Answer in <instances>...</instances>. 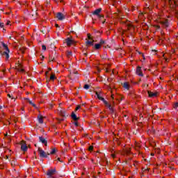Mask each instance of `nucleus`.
Masks as SVG:
<instances>
[{
	"label": "nucleus",
	"instance_id": "c03bdc74",
	"mask_svg": "<svg viewBox=\"0 0 178 178\" xmlns=\"http://www.w3.org/2000/svg\"><path fill=\"white\" fill-rule=\"evenodd\" d=\"M22 72H24V70H22Z\"/></svg>",
	"mask_w": 178,
	"mask_h": 178
},
{
	"label": "nucleus",
	"instance_id": "412c9836",
	"mask_svg": "<svg viewBox=\"0 0 178 178\" xmlns=\"http://www.w3.org/2000/svg\"><path fill=\"white\" fill-rule=\"evenodd\" d=\"M128 30H134V26L131 24H128Z\"/></svg>",
	"mask_w": 178,
	"mask_h": 178
},
{
	"label": "nucleus",
	"instance_id": "1a4fd4ad",
	"mask_svg": "<svg viewBox=\"0 0 178 178\" xmlns=\"http://www.w3.org/2000/svg\"><path fill=\"white\" fill-rule=\"evenodd\" d=\"M136 74H138V76H140V77H143V76H144V74H143V72L141 71V67H137Z\"/></svg>",
	"mask_w": 178,
	"mask_h": 178
},
{
	"label": "nucleus",
	"instance_id": "a211bd4d",
	"mask_svg": "<svg viewBox=\"0 0 178 178\" xmlns=\"http://www.w3.org/2000/svg\"><path fill=\"white\" fill-rule=\"evenodd\" d=\"M101 47H102L99 43L95 44V49H100Z\"/></svg>",
	"mask_w": 178,
	"mask_h": 178
},
{
	"label": "nucleus",
	"instance_id": "7ed1b4c3",
	"mask_svg": "<svg viewBox=\"0 0 178 178\" xmlns=\"http://www.w3.org/2000/svg\"><path fill=\"white\" fill-rule=\"evenodd\" d=\"M160 24L163 26L164 29H167V27H169V20L168 19H163L159 21Z\"/></svg>",
	"mask_w": 178,
	"mask_h": 178
},
{
	"label": "nucleus",
	"instance_id": "b1692460",
	"mask_svg": "<svg viewBox=\"0 0 178 178\" xmlns=\"http://www.w3.org/2000/svg\"><path fill=\"white\" fill-rule=\"evenodd\" d=\"M99 44H101L102 46V45H104V44H105V40H100V42H99Z\"/></svg>",
	"mask_w": 178,
	"mask_h": 178
},
{
	"label": "nucleus",
	"instance_id": "7c9ffc66",
	"mask_svg": "<svg viewBox=\"0 0 178 178\" xmlns=\"http://www.w3.org/2000/svg\"><path fill=\"white\" fill-rule=\"evenodd\" d=\"M140 55H142L143 59H145V57L144 56V54H143L141 52H139Z\"/></svg>",
	"mask_w": 178,
	"mask_h": 178
},
{
	"label": "nucleus",
	"instance_id": "cd10ccee",
	"mask_svg": "<svg viewBox=\"0 0 178 178\" xmlns=\"http://www.w3.org/2000/svg\"><path fill=\"white\" fill-rule=\"evenodd\" d=\"M74 124L76 127H79V122H77V121H75L74 122Z\"/></svg>",
	"mask_w": 178,
	"mask_h": 178
},
{
	"label": "nucleus",
	"instance_id": "f257e3e1",
	"mask_svg": "<svg viewBox=\"0 0 178 178\" xmlns=\"http://www.w3.org/2000/svg\"><path fill=\"white\" fill-rule=\"evenodd\" d=\"M3 48L4 51L2 53V56L5 58L6 60H9V54L10 53V50H9V47H8V44L5 43H2Z\"/></svg>",
	"mask_w": 178,
	"mask_h": 178
},
{
	"label": "nucleus",
	"instance_id": "79ce46f5",
	"mask_svg": "<svg viewBox=\"0 0 178 178\" xmlns=\"http://www.w3.org/2000/svg\"><path fill=\"white\" fill-rule=\"evenodd\" d=\"M161 28V26H157V29H160Z\"/></svg>",
	"mask_w": 178,
	"mask_h": 178
},
{
	"label": "nucleus",
	"instance_id": "9d476101",
	"mask_svg": "<svg viewBox=\"0 0 178 178\" xmlns=\"http://www.w3.org/2000/svg\"><path fill=\"white\" fill-rule=\"evenodd\" d=\"M122 87L125 88V90H129L130 89V84H129V82H124L122 85Z\"/></svg>",
	"mask_w": 178,
	"mask_h": 178
},
{
	"label": "nucleus",
	"instance_id": "c9c22d12",
	"mask_svg": "<svg viewBox=\"0 0 178 178\" xmlns=\"http://www.w3.org/2000/svg\"><path fill=\"white\" fill-rule=\"evenodd\" d=\"M6 24L7 26H9L10 24V22H8Z\"/></svg>",
	"mask_w": 178,
	"mask_h": 178
},
{
	"label": "nucleus",
	"instance_id": "423d86ee",
	"mask_svg": "<svg viewBox=\"0 0 178 178\" xmlns=\"http://www.w3.org/2000/svg\"><path fill=\"white\" fill-rule=\"evenodd\" d=\"M21 149L22 151H24V152H26V151L28 149L27 145H26L24 141H22L21 143Z\"/></svg>",
	"mask_w": 178,
	"mask_h": 178
},
{
	"label": "nucleus",
	"instance_id": "4be33fe9",
	"mask_svg": "<svg viewBox=\"0 0 178 178\" xmlns=\"http://www.w3.org/2000/svg\"><path fill=\"white\" fill-rule=\"evenodd\" d=\"M55 79H56V76H55L54 74H51L50 76V80L54 81V80H55Z\"/></svg>",
	"mask_w": 178,
	"mask_h": 178
},
{
	"label": "nucleus",
	"instance_id": "37998d69",
	"mask_svg": "<svg viewBox=\"0 0 178 178\" xmlns=\"http://www.w3.org/2000/svg\"><path fill=\"white\" fill-rule=\"evenodd\" d=\"M2 108V106H0V109H1Z\"/></svg>",
	"mask_w": 178,
	"mask_h": 178
},
{
	"label": "nucleus",
	"instance_id": "a878e982",
	"mask_svg": "<svg viewBox=\"0 0 178 178\" xmlns=\"http://www.w3.org/2000/svg\"><path fill=\"white\" fill-rule=\"evenodd\" d=\"M83 88H85V90H88V88H90V85L86 84Z\"/></svg>",
	"mask_w": 178,
	"mask_h": 178
},
{
	"label": "nucleus",
	"instance_id": "0eeeda50",
	"mask_svg": "<svg viewBox=\"0 0 178 178\" xmlns=\"http://www.w3.org/2000/svg\"><path fill=\"white\" fill-rule=\"evenodd\" d=\"M56 17L58 19V20H63L65 18V15H63L62 13H58Z\"/></svg>",
	"mask_w": 178,
	"mask_h": 178
},
{
	"label": "nucleus",
	"instance_id": "f03ea898",
	"mask_svg": "<svg viewBox=\"0 0 178 178\" xmlns=\"http://www.w3.org/2000/svg\"><path fill=\"white\" fill-rule=\"evenodd\" d=\"M97 97L98 98V99H99L100 101H102L105 105V106L106 108H108L109 109V111H111V112H113L114 108L113 106H112V105H111V104H109L106 100H105V99L102 97H101V95H99V94H98V92H96Z\"/></svg>",
	"mask_w": 178,
	"mask_h": 178
},
{
	"label": "nucleus",
	"instance_id": "473e14b6",
	"mask_svg": "<svg viewBox=\"0 0 178 178\" xmlns=\"http://www.w3.org/2000/svg\"><path fill=\"white\" fill-rule=\"evenodd\" d=\"M112 158H116V155L115 154H111Z\"/></svg>",
	"mask_w": 178,
	"mask_h": 178
},
{
	"label": "nucleus",
	"instance_id": "c756f323",
	"mask_svg": "<svg viewBox=\"0 0 178 178\" xmlns=\"http://www.w3.org/2000/svg\"><path fill=\"white\" fill-rule=\"evenodd\" d=\"M3 26H4V24L0 22V27H1V29H3Z\"/></svg>",
	"mask_w": 178,
	"mask_h": 178
},
{
	"label": "nucleus",
	"instance_id": "393cba45",
	"mask_svg": "<svg viewBox=\"0 0 178 178\" xmlns=\"http://www.w3.org/2000/svg\"><path fill=\"white\" fill-rule=\"evenodd\" d=\"M67 56L68 58H70V56H72V51H67Z\"/></svg>",
	"mask_w": 178,
	"mask_h": 178
},
{
	"label": "nucleus",
	"instance_id": "aec40b11",
	"mask_svg": "<svg viewBox=\"0 0 178 178\" xmlns=\"http://www.w3.org/2000/svg\"><path fill=\"white\" fill-rule=\"evenodd\" d=\"M117 101H118V102H120L121 101L123 100V97L122 96H118L117 98H116Z\"/></svg>",
	"mask_w": 178,
	"mask_h": 178
},
{
	"label": "nucleus",
	"instance_id": "c85d7f7f",
	"mask_svg": "<svg viewBox=\"0 0 178 178\" xmlns=\"http://www.w3.org/2000/svg\"><path fill=\"white\" fill-rule=\"evenodd\" d=\"M88 149L89 151H92V149H94V146H90Z\"/></svg>",
	"mask_w": 178,
	"mask_h": 178
},
{
	"label": "nucleus",
	"instance_id": "58836bf2",
	"mask_svg": "<svg viewBox=\"0 0 178 178\" xmlns=\"http://www.w3.org/2000/svg\"><path fill=\"white\" fill-rule=\"evenodd\" d=\"M56 27H59V25H58V24H56Z\"/></svg>",
	"mask_w": 178,
	"mask_h": 178
},
{
	"label": "nucleus",
	"instance_id": "9b49d317",
	"mask_svg": "<svg viewBox=\"0 0 178 178\" xmlns=\"http://www.w3.org/2000/svg\"><path fill=\"white\" fill-rule=\"evenodd\" d=\"M102 10V8H98L96 9L93 15H96L97 16H99V13H101V11Z\"/></svg>",
	"mask_w": 178,
	"mask_h": 178
},
{
	"label": "nucleus",
	"instance_id": "5701e85b",
	"mask_svg": "<svg viewBox=\"0 0 178 178\" xmlns=\"http://www.w3.org/2000/svg\"><path fill=\"white\" fill-rule=\"evenodd\" d=\"M55 152H56V149L53 148L52 150H51V152H50V154H51V155H54V154H55Z\"/></svg>",
	"mask_w": 178,
	"mask_h": 178
},
{
	"label": "nucleus",
	"instance_id": "72a5a7b5",
	"mask_svg": "<svg viewBox=\"0 0 178 178\" xmlns=\"http://www.w3.org/2000/svg\"><path fill=\"white\" fill-rule=\"evenodd\" d=\"M79 109H80V106H78L76 108V111H79Z\"/></svg>",
	"mask_w": 178,
	"mask_h": 178
},
{
	"label": "nucleus",
	"instance_id": "f704fd0d",
	"mask_svg": "<svg viewBox=\"0 0 178 178\" xmlns=\"http://www.w3.org/2000/svg\"><path fill=\"white\" fill-rule=\"evenodd\" d=\"M8 97H9V98H12V95L10 94H8Z\"/></svg>",
	"mask_w": 178,
	"mask_h": 178
},
{
	"label": "nucleus",
	"instance_id": "20e7f679",
	"mask_svg": "<svg viewBox=\"0 0 178 178\" xmlns=\"http://www.w3.org/2000/svg\"><path fill=\"white\" fill-rule=\"evenodd\" d=\"M38 152H39V155H40V158H47L48 157V154H47V153H45L44 151L42 150V149L39 148Z\"/></svg>",
	"mask_w": 178,
	"mask_h": 178
},
{
	"label": "nucleus",
	"instance_id": "39448f33",
	"mask_svg": "<svg viewBox=\"0 0 178 178\" xmlns=\"http://www.w3.org/2000/svg\"><path fill=\"white\" fill-rule=\"evenodd\" d=\"M66 44L67 47H70V45H72V44H76V42L72 40L70 38H68L66 39Z\"/></svg>",
	"mask_w": 178,
	"mask_h": 178
},
{
	"label": "nucleus",
	"instance_id": "2f4dec72",
	"mask_svg": "<svg viewBox=\"0 0 178 178\" xmlns=\"http://www.w3.org/2000/svg\"><path fill=\"white\" fill-rule=\"evenodd\" d=\"M88 40H92L91 39V35H90V34L88 35Z\"/></svg>",
	"mask_w": 178,
	"mask_h": 178
},
{
	"label": "nucleus",
	"instance_id": "4468645a",
	"mask_svg": "<svg viewBox=\"0 0 178 178\" xmlns=\"http://www.w3.org/2000/svg\"><path fill=\"white\" fill-rule=\"evenodd\" d=\"M169 3L170 5V8H173V6H175V5H176V1H175L173 0H169Z\"/></svg>",
	"mask_w": 178,
	"mask_h": 178
},
{
	"label": "nucleus",
	"instance_id": "6e6552de",
	"mask_svg": "<svg viewBox=\"0 0 178 178\" xmlns=\"http://www.w3.org/2000/svg\"><path fill=\"white\" fill-rule=\"evenodd\" d=\"M39 141L40 143H41L42 144H44V145L47 147V145H48L47 140H45V138H44V137L42 136H40L39 137Z\"/></svg>",
	"mask_w": 178,
	"mask_h": 178
},
{
	"label": "nucleus",
	"instance_id": "dca6fc26",
	"mask_svg": "<svg viewBox=\"0 0 178 178\" xmlns=\"http://www.w3.org/2000/svg\"><path fill=\"white\" fill-rule=\"evenodd\" d=\"M38 119L39 123H40V124L44 123V120L42 119V116H41V115L38 116Z\"/></svg>",
	"mask_w": 178,
	"mask_h": 178
},
{
	"label": "nucleus",
	"instance_id": "6ab92c4d",
	"mask_svg": "<svg viewBox=\"0 0 178 178\" xmlns=\"http://www.w3.org/2000/svg\"><path fill=\"white\" fill-rule=\"evenodd\" d=\"M172 107L174 108V109H175V111H178V102L174 103Z\"/></svg>",
	"mask_w": 178,
	"mask_h": 178
},
{
	"label": "nucleus",
	"instance_id": "bb28decb",
	"mask_svg": "<svg viewBox=\"0 0 178 178\" xmlns=\"http://www.w3.org/2000/svg\"><path fill=\"white\" fill-rule=\"evenodd\" d=\"M42 49L43 51H46V50H47V46L43 44V45L42 46Z\"/></svg>",
	"mask_w": 178,
	"mask_h": 178
},
{
	"label": "nucleus",
	"instance_id": "4c0bfd02",
	"mask_svg": "<svg viewBox=\"0 0 178 178\" xmlns=\"http://www.w3.org/2000/svg\"><path fill=\"white\" fill-rule=\"evenodd\" d=\"M57 159H58V161H59L60 162H62V161H60V158L58 157Z\"/></svg>",
	"mask_w": 178,
	"mask_h": 178
},
{
	"label": "nucleus",
	"instance_id": "f8f14e48",
	"mask_svg": "<svg viewBox=\"0 0 178 178\" xmlns=\"http://www.w3.org/2000/svg\"><path fill=\"white\" fill-rule=\"evenodd\" d=\"M71 118L73 119V120H74V122H77V120H79V118H77V115H76L74 113H72Z\"/></svg>",
	"mask_w": 178,
	"mask_h": 178
},
{
	"label": "nucleus",
	"instance_id": "e433bc0d",
	"mask_svg": "<svg viewBox=\"0 0 178 178\" xmlns=\"http://www.w3.org/2000/svg\"><path fill=\"white\" fill-rule=\"evenodd\" d=\"M111 97H112L113 99H115V97H114L113 95H111Z\"/></svg>",
	"mask_w": 178,
	"mask_h": 178
},
{
	"label": "nucleus",
	"instance_id": "f3484780",
	"mask_svg": "<svg viewBox=\"0 0 178 178\" xmlns=\"http://www.w3.org/2000/svg\"><path fill=\"white\" fill-rule=\"evenodd\" d=\"M86 44L87 45H94V40H87Z\"/></svg>",
	"mask_w": 178,
	"mask_h": 178
},
{
	"label": "nucleus",
	"instance_id": "ddd939ff",
	"mask_svg": "<svg viewBox=\"0 0 178 178\" xmlns=\"http://www.w3.org/2000/svg\"><path fill=\"white\" fill-rule=\"evenodd\" d=\"M147 94H148L149 97H150L152 98H153L154 97H156V92H151V91H148Z\"/></svg>",
	"mask_w": 178,
	"mask_h": 178
},
{
	"label": "nucleus",
	"instance_id": "2eb2a0df",
	"mask_svg": "<svg viewBox=\"0 0 178 178\" xmlns=\"http://www.w3.org/2000/svg\"><path fill=\"white\" fill-rule=\"evenodd\" d=\"M27 102H29V104H30V105H32V106H33V108H37V105H35V104L33 103V102H31L29 99H27Z\"/></svg>",
	"mask_w": 178,
	"mask_h": 178
},
{
	"label": "nucleus",
	"instance_id": "ea45409f",
	"mask_svg": "<svg viewBox=\"0 0 178 178\" xmlns=\"http://www.w3.org/2000/svg\"><path fill=\"white\" fill-rule=\"evenodd\" d=\"M9 156H6V159H8Z\"/></svg>",
	"mask_w": 178,
	"mask_h": 178
},
{
	"label": "nucleus",
	"instance_id": "a19ab883",
	"mask_svg": "<svg viewBox=\"0 0 178 178\" xmlns=\"http://www.w3.org/2000/svg\"><path fill=\"white\" fill-rule=\"evenodd\" d=\"M83 55H85V56H87V53H84Z\"/></svg>",
	"mask_w": 178,
	"mask_h": 178
}]
</instances>
